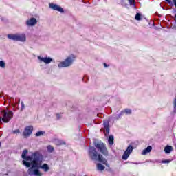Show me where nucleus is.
Masks as SVG:
<instances>
[{
    "instance_id": "nucleus-1",
    "label": "nucleus",
    "mask_w": 176,
    "mask_h": 176,
    "mask_svg": "<svg viewBox=\"0 0 176 176\" xmlns=\"http://www.w3.org/2000/svg\"><path fill=\"white\" fill-rule=\"evenodd\" d=\"M28 155V150L25 149L22 152L21 157L24 159L23 164L26 167H30L28 173L30 175L43 176V173L36 167H40L43 162V156L39 152L34 153L31 157L27 156ZM32 166V167H31Z\"/></svg>"
},
{
    "instance_id": "nucleus-2",
    "label": "nucleus",
    "mask_w": 176,
    "mask_h": 176,
    "mask_svg": "<svg viewBox=\"0 0 176 176\" xmlns=\"http://www.w3.org/2000/svg\"><path fill=\"white\" fill-rule=\"evenodd\" d=\"M89 155L92 160H98L100 163L105 164V166H108V162L107 160L102 157V155L98 154L94 147H91L89 148Z\"/></svg>"
},
{
    "instance_id": "nucleus-3",
    "label": "nucleus",
    "mask_w": 176,
    "mask_h": 176,
    "mask_svg": "<svg viewBox=\"0 0 176 176\" xmlns=\"http://www.w3.org/2000/svg\"><path fill=\"white\" fill-rule=\"evenodd\" d=\"M74 61H75L74 55H70L65 60L59 62L58 67V68H66L67 67H71Z\"/></svg>"
},
{
    "instance_id": "nucleus-4",
    "label": "nucleus",
    "mask_w": 176,
    "mask_h": 176,
    "mask_svg": "<svg viewBox=\"0 0 176 176\" xmlns=\"http://www.w3.org/2000/svg\"><path fill=\"white\" fill-rule=\"evenodd\" d=\"M1 115V120L3 122V123H8L10 119L13 118V112L12 111H3Z\"/></svg>"
},
{
    "instance_id": "nucleus-5",
    "label": "nucleus",
    "mask_w": 176,
    "mask_h": 176,
    "mask_svg": "<svg viewBox=\"0 0 176 176\" xmlns=\"http://www.w3.org/2000/svg\"><path fill=\"white\" fill-rule=\"evenodd\" d=\"M37 58L39 63H44V64H50V63H53V58L51 57L38 56H37Z\"/></svg>"
},
{
    "instance_id": "nucleus-6",
    "label": "nucleus",
    "mask_w": 176,
    "mask_h": 176,
    "mask_svg": "<svg viewBox=\"0 0 176 176\" xmlns=\"http://www.w3.org/2000/svg\"><path fill=\"white\" fill-rule=\"evenodd\" d=\"M96 148L99 149V151L104 155V156H108V150H107V147L104 144H99L96 145Z\"/></svg>"
},
{
    "instance_id": "nucleus-7",
    "label": "nucleus",
    "mask_w": 176,
    "mask_h": 176,
    "mask_svg": "<svg viewBox=\"0 0 176 176\" xmlns=\"http://www.w3.org/2000/svg\"><path fill=\"white\" fill-rule=\"evenodd\" d=\"M133 152V146H129L125 151L124 155H122V159L124 160H127L129 159V156H130V154Z\"/></svg>"
},
{
    "instance_id": "nucleus-8",
    "label": "nucleus",
    "mask_w": 176,
    "mask_h": 176,
    "mask_svg": "<svg viewBox=\"0 0 176 176\" xmlns=\"http://www.w3.org/2000/svg\"><path fill=\"white\" fill-rule=\"evenodd\" d=\"M49 6L50 9H53V10H57V12H60V13H64V10L60 6L54 3H50Z\"/></svg>"
},
{
    "instance_id": "nucleus-9",
    "label": "nucleus",
    "mask_w": 176,
    "mask_h": 176,
    "mask_svg": "<svg viewBox=\"0 0 176 176\" xmlns=\"http://www.w3.org/2000/svg\"><path fill=\"white\" fill-rule=\"evenodd\" d=\"M38 24V21L35 18H30L26 21V25L28 27H34V25H36Z\"/></svg>"
},
{
    "instance_id": "nucleus-10",
    "label": "nucleus",
    "mask_w": 176,
    "mask_h": 176,
    "mask_svg": "<svg viewBox=\"0 0 176 176\" xmlns=\"http://www.w3.org/2000/svg\"><path fill=\"white\" fill-rule=\"evenodd\" d=\"M32 130H34V128H32V126H27L24 130L23 135L25 137H28L31 135V134L32 133Z\"/></svg>"
},
{
    "instance_id": "nucleus-11",
    "label": "nucleus",
    "mask_w": 176,
    "mask_h": 176,
    "mask_svg": "<svg viewBox=\"0 0 176 176\" xmlns=\"http://www.w3.org/2000/svg\"><path fill=\"white\" fill-rule=\"evenodd\" d=\"M40 164V167H36L35 168H37L39 171V168H41V170H44L45 173H47L49 170H50V167L47 165V164Z\"/></svg>"
},
{
    "instance_id": "nucleus-12",
    "label": "nucleus",
    "mask_w": 176,
    "mask_h": 176,
    "mask_svg": "<svg viewBox=\"0 0 176 176\" xmlns=\"http://www.w3.org/2000/svg\"><path fill=\"white\" fill-rule=\"evenodd\" d=\"M152 151V146H149L146 148L144 149L142 152V155L145 156V155H148L150 152Z\"/></svg>"
},
{
    "instance_id": "nucleus-13",
    "label": "nucleus",
    "mask_w": 176,
    "mask_h": 176,
    "mask_svg": "<svg viewBox=\"0 0 176 176\" xmlns=\"http://www.w3.org/2000/svg\"><path fill=\"white\" fill-rule=\"evenodd\" d=\"M17 39H18V41L19 42H25V41H27L25 34H18Z\"/></svg>"
},
{
    "instance_id": "nucleus-14",
    "label": "nucleus",
    "mask_w": 176,
    "mask_h": 176,
    "mask_svg": "<svg viewBox=\"0 0 176 176\" xmlns=\"http://www.w3.org/2000/svg\"><path fill=\"white\" fill-rule=\"evenodd\" d=\"M8 38L12 41H18V34H8Z\"/></svg>"
},
{
    "instance_id": "nucleus-15",
    "label": "nucleus",
    "mask_w": 176,
    "mask_h": 176,
    "mask_svg": "<svg viewBox=\"0 0 176 176\" xmlns=\"http://www.w3.org/2000/svg\"><path fill=\"white\" fill-rule=\"evenodd\" d=\"M172 151H173V146H166L164 148L165 153H170Z\"/></svg>"
},
{
    "instance_id": "nucleus-16",
    "label": "nucleus",
    "mask_w": 176,
    "mask_h": 176,
    "mask_svg": "<svg viewBox=\"0 0 176 176\" xmlns=\"http://www.w3.org/2000/svg\"><path fill=\"white\" fill-rule=\"evenodd\" d=\"M97 169L99 171H103L105 169V166L101 164H97Z\"/></svg>"
},
{
    "instance_id": "nucleus-17",
    "label": "nucleus",
    "mask_w": 176,
    "mask_h": 176,
    "mask_svg": "<svg viewBox=\"0 0 176 176\" xmlns=\"http://www.w3.org/2000/svg\"><path fill=\"white\" fill-rule=\"evenodd\" d=\"M108 141H109V145H113V136L110 135L109 139H108Z\"/></svg>"
},
{
    "instance_id": "nucleus-18",
    "label": "nucleus",
    "mask_w": 176,
    "mask_h": 176,
    "mask_svg": "<svg viewBox=\"0 0 176 176\" xmlns=\"http://www.w3.org/2000/svg\"><path fill=\"white\" fill-rule=\"evenodd\" d=\"M43 134H45V131H40L36 133V137H41Z\"/></svg>"
},
{
    "instance_id": "nucleus-19",
    "label": "nucleus",
    "mask_w": 176,
    "mask_h": 176,
    "mask_svg": "<svg viewBox=\"0 0 176 176\" xmlns=\"http://www.w3.org/2000/svg\"><path fill=\"white\" fill-rule=\"evenodd\" d=\"M141 17H142L141 14L140 13H137L135 16V20L140 21V20H141Z\"/></svg>"
},
{
    "instance_id": "nucleus-20",
    "label": "nucleus",
    "mask_w": 176,
    "mask_h": 176,
    "mask_svg": "<svg viewBox=\"0 0 176 176\" xmlns=\"http://www.w3.org/2000/svg\"><path fill=\"white\" fill-rule=\"evenodd\" d=\"M0 67L1 68H5L6 67V63L3 60L0 61Z\"/></svg>"
},
{
    "instance_id": "nucleus-21",
    "label": "nucleus",
    "mask_w": 176,
    "mask_h": 176,
    "mask_svg": "<svg viewBox=\"0 0 176 176\" xmlns=\"http://www.w3.org/2000/svg\"><path fill=\"white\" fill-rule=\"evenodd\" d=\"M47 149L48 152H53L54 151V148L52 146H48Z\"/></svg>"
},
{
    "instance_id": "nucleus-22",
    "label": "nucleus",
    "mask_w": 176,
    "mask_h": 176,
    "mask_svg": "<svg viewBox=\"0 0 176 176\" xmlns=\"http://www.w3.org/2000/svg\"><path fill=\"white\" fill-rule=\"evenodd\" d=\"M124 113H126V115H130L131 114V110L126 109L124 110Z\"/></svg>"
},
{
    "instance_id": "nucleus-23",
    "label": "nucleus",
    "mask_w": 176,
    "mask_h": 176,
    "mask_svg": "<svg viewBox=\"0 0 176 176\" xmlns=\"http://www.w3.org/2000/svg\"><path fill=\"white\" fill-rule=\"evenodd\" d=\"M25 108L24 102H21V111H23Z\"/></svg>"
},
{
    "instance_id": "nucleus-24",
    "label": "nucleus",
    "mask_w": 176,
    "mask_h": 176,
    "mask_svg": "<svg viewBox=\"0 0 176 176\" xmlns=\"http://www.w3.org/2000/svg\"><path fill=\"white\" fill-rule=\"evenodd\" d=\"M104 134L107 135V134H109V128H105Z\"/></svg>"
},
{
    "instance_id": "nucleus-25",
    "label": "nucleus",
    "mask_w": 176,
    "mask_h": 176,
    "mask_svg": "<svg viewBox=\"0 0 176 176\" xmlns=\"http://www.w3.org/2000/svg\"><path fill=\"white\" fill-rule=\"evenodd\" d=\"M130 5H134L135 0H129Z\"/></svg>"
},
{
    "instance_id": "nucleus-26",
    "label": "nucleus",
    "mask_w": 176,
    "mask_h": 176,
    "mask_svg": "<svg viewBox=\"0 0 176 176\" xmlns=\"http://www.w3.org/2000/svg\"><path fill=\"white\" fill-rule=\"evenodd\" d=\"M14 134H19L20 133V130L17 129L13 131Z\"/></svg>"
},
{
    "instance_id": "nucleus-27",
    "label": "nucleus",
    "mask_w": 176,
    "mask_h": 176,
    "mask_svg": "<svg viewBox=\"0 0 176 176\" xmlns=\"http://www.w3.org/2000/svg\"><path fill=\"white\" fill-rule=\"evenodd\" d=\"M104 126L105 129H108V126H109L108 122H104Z\"/></svg>"
},
{
    "instance_id": "nucleus-28",
    "label": "nucleus",
    "mask_w": 176,
    "mask_h": 176,
    "mask_svg": "<svg viewBox=\"0 0 176 176\" xmlns=\"http://www.w3.org/2000/svg\"><path fill=\"white\" fill-rule=\"evenodd\" d=\"M174 109H176V96L174 100Z\"/></svg>"
},
{
    "instance_id": "nucleus-29",
    "label": "nucleus",
    "mask_w": 176,
    "mask_h": 176,
    "mask_svg": "<svg viewBox=\"0 0 176 176\" xmlns=\"http://www.w3.org/2000/svg\"><path fill=\"white\" fill-rule=\"evenodd\" d=\"M170 160H164V161H162V163H170Z\"/></svg>"
},
{
    "instance_id": "nucleus-30",
    "label": "nucleus",
    "mask_w": 176,
    "mask_h": 176,
    "mask_svg": "<svg viewBox=\"0 0 176 176\" xmlns=\"http://www.w3.org/2000/svg\"><path fill=\"white\" fill-rule=\"evenodd\" d=\"M56 118H57V119H60V118H61V115L57 114Z\"/></svg>"
},
{
    "instance_id": "nucleus-31",
    "label": "nucleus",
    "mask_w": 176,
    "mask_h": 176,
    "mask_svg": "<svg viewBox=\"0 0 176 176\" xmlns=\"http://www.w3.org/2000/svg\"><path fill=\"white\" fill-rule=\"evenodd\" d=\"M166 2H168L169 3L171 2V0H165Z\"/></svg>"
},
{
    "instance_id": "nucleus-32",
    "label": "nucleus",
    "mask_w": 176,
    "mask_h": 176,
    "mask_svg": "<svg viewBox=\"0 0 176 176\" xmlns=\"http://www.w3.org/2000/svg\"><path fill=\"white\" fill-rule=\"evenodd\" d=\"M104 67H107V63H104Z\"/></svg>"
},
{
    "instance_id": "nucleus-33",
    "label": "nucleus",
    "mask_w": 176,
    "mask_h": 176,
    "mask_svg": "<svg viewBox=\"0 0 176 176\" xmlns=\"http://www.w3.org/2000/svg\"><path fill=\"white\" fill-rule=\"evenodd\" d=\"M175 21H176V14H175Z\"/></svg>"
}]
</instances>
